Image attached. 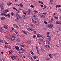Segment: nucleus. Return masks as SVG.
Returning <instances> with one entry per match:
<instances>
[{"instance_id": "19", "label": "nucleus", "mask_w": 61, "mask_h": 61, "mask_svg": "<svg viewBox=\"0 0 61 61\" xmlns=\"http://www.w3.org/2000/svg\"><path fill=\"white\" fill-rule=\"evenodd\" d=\"M3 40L1 39H0V42H1V44H2V43H3Z\"/></svg>"}, {"instance_id": "12", "label": "nucleus", "mask_w": 61, "mask_h": 61, "mask_svg": "<svg viewBox=\"0 0 61 61\" xmlns=\"http://www.w3.org/2000/svg\"><path fill=\"white\" fill-rule=\"evenodd\" d=\"M15 20L16 22H18L19 20L18 19V18H16V19H15Z\"/></svg>"}, {"instance_id": "50", "label": "nucleus", "mask_w": 61, "mask_h": 61, "mask_svg": "<svg viewBox=\"0 0 61 61\" xmlns=\"http://www.w3.org/2000/svg\"><path fill=\"white\" fill-rule=\"evenodd\" d=\"M31 59L32 61H34V60L33 59V58H32V57H31Z\"/></svg>"}, {"instance_id": "2", "label": "nucleus", "mask_w": 61, "mask_h": 61, "mask_svg": "<svg viewBox=\"0 0 61 61\" xmlns=\"http://www.w3.org/2000/svg\"><path fill=\"white\" fill-rule=\"evenodd\" d=\"M15 47L16 50H17V51H19V49H19V47H18V46H15Z\"/></svg>"}, {"instance_id": "5", "label": "nucleus", "mask_w": 61, "mask_h": 61, "mask_svg": "<svg viewBox=\"0 0 61 61\" xmlns=\"http://www.w3.org/2000/svg\"><path fill=\"white\" fill-rule=\"evenodd\" d=\"M10 15L8 14L7 15H6V14H5V16H6V17H7V16H8L9 18H10Z\"/></svg>"}, {"instance_id": "6", "label": "nucleus", "mask_w": 61, "mask_h": 61, "mask_svg": "<svg viewBox=\"0 0 61 61\" xmlns=\"http://www.w3.org/2000/svg\"><path fill=\"white\" fill-rule=\"evenodd\" d=\"M31 11L30 10V9H29L28 10L26 11V13H29V12H31Z\"/></svg>"}, {"instance_id": "31", "label": "nucleus", "mask_w": 61, "mask_h": 61, "mask_svg": "<svg viewBox=\"0 0 61 61\" xmlns=\"http://www.w3.org/2000/svg\"><path fill=\"white\" fill-rule=\"evenodd\" d=\"M30 7H32V8H33L34 7L33 5H31L30 6Z\"/></svg>"}, {"instance_id": "10", "label": "nucleus", "mask_w": 61, "mask_h": 61, "mask_svg": "<svg viewBox=\"0 0 61 61\" xmlns=\"http://www.w3.org/2000/svg\"><path fill=\"white\" fill-rule=\"evenodd\" d=\"M12 52H13V51H12V50H10L9 51V54H12Z\"/></svg>"}, {"instance_id": "34", "label": "nucleus", "mask_w": 61, "mask_h": 61, "mask_svg": "<svg viewBox=\"0 0 61 61\" xmlns=\"http://www.w3.org/2000/svg\"><path fill=\"white\" fill-rule=\"evenodd\" d=\"M56 8H57L58 7H59V5H56Z\"/></svg>"}, {"instance_id": "43", "label": "nucleus", "mask_w": 61, "mask_h": 61, "mask_svg": "<svg viewBox=\"0 0 61 61\" xmlns=\"http://www.w3.org/2000/svg\"><path fill=\"white\" fill-rule=\"evenodd\" d=\"M34 33L35 34H36V31H34Z\"/></svg>"}, {"instance_id": "1", "label": "nucleus", "mask_w": 61, "mask_h": 61, "mask_svg": "<svg viewBox=\"0 0 61 61\" xmlns=\"http://www.w3.org/2000/svg\"><path fill=\"white\" fill-rule=\"evenodd\" d=\"M48 27L49 28H52L53 27V25L49 24L48 25Z\"/></svg>"}, {"instance_id": "8", "label": "nucleus", "mask_w": 61, "mask_h": 61, "mask_svg": "<svg viewBox=\"0 0 61 61\" xmlns=\"http://www.w3.org/2000/svg\"><path fill=\"white\" fill-rule=\"evenodd\" d=\"M22 32H23V33H24V34H26V35H27V33L24 30H22Z\"/></svg>"}, {"instance_id": "56", "label": "nucleus", "mask_w": 61, "mask_h": 61, "mask_svg": "<svg viewBox=\"0 0 61 61\" xmlns=\"http://www.w3.org/2000/svg\"><path fill=\"white\" fill-rule=\"evenodd\" d=\"M11 30L13 31V30H14V28H11Z\"/></svg>"}, {"instance_id": "58", "label": "nucleus", "mask_w": 61, "mask_h": 61, "mask_svg": "<svg viewBox=\"0 0 61 61\" xmlns=\"http://www.w3.org/2000/svg\"><path fill=\"white\" fill-rule=\"evenodd\" d=\"M12 58H15V56L14 55V56H12Z\"/></svg>"}, {"instance_id": "21", "label": "nucleus", "mask_w": 61, "mask_h": 61, "mask_svg": "<svg viewBox=\"0 0 61 61\" xmlns=\"http://www.w3.org/2000/svg\"><path fill=\"white\" fill-rule=\"evenodd\" d=\"M4 27L5 28V29H7L8 27L7 26H4Z\"/></svg>"}, {"instance_id": "45", "label": "nucleus", "mask_w": 61, "mask_h": 61, "mask_svg": "<svg viewBox=\"0 0 61 61\" xmlns=\"http://www.w3.org/2000/svg\"><path fill=\"white\" fill-rule=\"evenodd\" d=\"M40 36V35L39 34H38L37 35V36L38 37H39Z\"/></svg>"}, {"instance_id": "16", "label": "nucleus", "mask_w": 61, "mask_h": 61, "mask_svg": "<svg viewBox=\"0 0 61 61\" xmlns=\"http://www.w3.org/2000/svg\"><path fill=\"white\" fill-rule=\"evenodd\" d=\"M32 22L33 23H34V22H35V20H34V19L33 18L32 19Z\"/></svg>"}, {"instance_id": "28", "label": "nucleus", "mask_w": 61, "mask_h": 61, "mask_svg": "<svg viewBox=\"0 0 61 61\" xmlns=\"http://www.w3.org/2000/svg\"><path fill=\"white\" fill-rule=\"evenodd\" d=\"M44 22L45 24H47V22H46V21L45 20H44Z\"/></svg>"}, {"instance_id": "24", "label": "nucleus", "mask_w": 61, "mask_h": 61, "mask_svg": "<svg viewBox=\"0 0 61 61\" xmlns=\"http://www.w3.org/2000/svg\"><path fill=\"white\" fill-rule=\"evenodd\" d=\"M14 13L12 12L11 13V15L12 16H13V15H14Z\"/></svg>"}, {"instance_id": "61", "label": "nucleus", "mask_w": 61, "mask_h": 61, "mask_svg": "<svg viewBox=\"0 0 61 61\" xmlns=\"http://www.w3.org/2000/svg\"><path fill=\"white\" fill-rule=\"evenodd\" d=\"M2 59L3 60V61H5V59H4V58H2Z\"/></svg>"}, {"instance_id": "41", "label": "nucleus", "mask_w": 61, "mask_h": 61, "mask_svg": "<svg viewBox=\"0 0 61 61\" xmlns=\"http://www.w3.org/2000/svg\"><path fill=\"white\" fill-rule=\"evenodd\" d=\"M0 31H3V29L2 28H0Z\"/></svg>"}, {"instance_id": "63", "label": "nucleus", "mask_w": 61, "mask_h": 61, "mask_svg": "<svg viewBox=\"0 0 61 61\" xmlns=\"http://www.w3.org/2000/svg\"><path fill=\"white\" fill-rule=\"evenodd\" d=\"M50 2H53V0H51L50 1Z\"/></svg>"}, {"instance_id": "59", "label": "nucleus", "mask_w": 61, "mask_h": 61, "mask_svg": "<svg viewBox=\"0 0 61 61\" xmlns=\"http://www.w3.org/2000/svg\"><path fill=\"white\" fill-rule=\"evenodd\" d=\"M41 6L42 7H43V5H41Z\"/></svg>"}, {"instance_id": "27", "label": "nucleus", "mask_w": 61, "mask_h": 61, "mask_svg": "<svg viewBox=\"0 0 61 61\" xmlns=\"http://www.w3.org/2000/svg\"><path fill=\"white\" fill-rule=\"evenodd\" d=\"M46 17V16L44 15H42V18H45Z\"/></svg>"}, {"instance_id": "20", "label": "nucleus", "mask_w": 61, "mask_h": 61, "mask_svg": "<svg viewBox=\"0 0 61 61\" xmlns=\"http://www.w3.org/2000/svg\"><path fill=\"white\" fill-rule=\"evenodd\" d=\"M16 16L17 17H18L20 16V15L18 14H17L16 15Z\"/></svg>"}, {"instance_id": "26", "label": "nucleus", "mask_w": 61, "mask_h": 61, "mask_svg": "<svg viewBox=\"0 0 61 61\" xmlns=\"http://www.w3.org/2000/svg\"><path fill=\"white\" fill-rule=\"evenodd\" d=\"M30 53L32 55H34V53L33 52L31 51H30Z\"/></svg>"}, {"instance_id": "13", "label": "nucleus", "mask_w": 61, "mask_h": 61, "mask_svg": "<svg viewBox=\"0 0 61 61\" xmlns=\"http://www.w3.org/2000/svg\"><path fill=\"white\" fill-rule=\"evenodd\" d=\"M5 19V17H1V20H4Z\"/></svg>"}, {"instance_id": "32", "label": "nucleus", "mask_w": 61, "mask_h": 61, "mask_svg": "<svg viewBox=\"0 0 61 61\" xmlns=\"http://www.w3.org/2000/svg\"><path fill=\"white\" fill-rule=\"evenodd\" d=\"M39 3H40V4H43V2L41 1H39Z\"/></svg>"}, {"instance_id": "40", "label": "nucleus", "mask_w": 61, "mask_h": 61, "mask_svg": "<svg viewBox=\"0 0 61 61\" xmlns=\"http://www.w3.org/2000/svg\"><path fill=\"white\" fill-rule=\"evenodd\" d=\"M36 37V36L35 35H34L33 36V38H35V37Z\"/></svg>"}, {"instance_id": "51", "label": "nucleus", "mask_w": 61, "mask_h": 61, "mask_svg": "<svg viewBox=\"0 0 61 61\" xmlns=\"http://www.w3.org/2000/svg\"><path fill=\"white\" fill-rule=\"evenodd\" d=\"M50 32H48L47 33V35H49V34Z\"/></svg>"}, {"instance_id": "64", "label": "nucleus", "mask_w": 61, "mask_h": 61, "mask_svg": "<svg viewBox=\"0 0 61 61\" xmlns=\"http://www.w3.org/2000/svg\"><path fill=\"white\" fill-rule=\"evenodd\" d=\"M33 17H36V15H34L33 16Z\"/></svg>"}, {"instance_id": "39", "label": "nucleus", "mask_w": 61, "mask_h": 61, "mask_svg": "<svg viewBox=\"0 0 61 61\" xmlns=\"http://www.w3.org/2000/svg\"><path fill=\"white\" fill-rule=\"evenodd\" d=\"M49 23H53V21L51 20L50 21H49Z\"/></svg>"}, {"instance_id": "47", "label": "nucleus", "mask_w": 61, "mask_h": 61, "mask_svg": "<svg viewBox=\"0 0 61 61\" xmlns=\"http://www.w3.org/2000/svg\"><path fill=\"white\" fill-rule=\"evenodd\" d=\"M56 23L58 25L59 24V23H58V22L57 21H56Z\"/></svg>"}, {"instance_id": "60", "label": "nucleus", "mask_w": 61, "mask_h": 61, "mask_svg": "<svg viewBox=\"0 0 61 61\" xmlns=\"http://www.w3.org/2000/svg\"><path fill=\"white\" fill-rule=\"evenodd\" d=\"M18 0H15V2H18Z\"/></svg>"}, {"instance_id": "36", "label": "nucleus", "mask_w": 61, "mask_h": 61, "mask_svg": "<svg viewBox=\"0 0 61 61\" xmlns=\"http://www.w3.org/2000/svg\"><path fill=\"white\" fill-rule=\"evenodd\" d=\"M20 46L22 47H24L25 46V45H20Z\"/></svg>"}, {"instance_id": "29", "label": "nucleus", "mask_w": 61, "mask_h": 61, "mask_svg": "<svg viewBox=\"0 0 61 61\" xmlns=\"http://www.w3.org/2000/svg\"><path fill=\"white\" fill-rule=\"evenodd\" d=\"M30 12H29L28 13H27V14L28 15H30Z\"/></svg>"}, {"instance_id": "55", "label": "nucleus", "mask_w": 61, "mask_h": 61, "mask_svg": "<svg viewBox=\"0 0 61 61\" xmlns=\"http://www.w3.org/2000/svg\"><path fill=\"white\" fill-rule=\"evenodd\" d=\"M13 9L14 10H16V8L15 7L13 8Z\"/></svg>"}, {"instance_id": "53", "label": "nucleus", "mask_w": 61, "mask_h": 61, "mask_svg": "<svg viewBox=\"0 0 61 61\" xmlns=\"http://www.w3.org/2000/svg\"><path fill=\"white\" fill-rule=\"evenodd\" d=\"M56 13H54L53 15H56Z\"/></svg>"}, {"instance_id": "48", "label": "nucleus", "mask_w": 61, "mask_h": 61, "mask_svg": "<svg viewBox=\"0 0 61 61\" xmlns=\"http://www.w3.org/2000/svg\"><path fill=\"white\" fill-rule=\"evenodd\" d=\"M44 8H46V6L45 5H44Z\"/></svg>"}, {"instance_id": "52", "label": "nucleus", "mask_w": 61, "mask_h": 61, "mask_svg": "<svg viewBox=\"0 0 61 61\" xmlns=\"http://www.w3.org/2000/svg\"><path fill=\"white\" fill-rule=\"evenodd\" d=\"M44 44H45V41H44L43 40V41H42Z\"/></svg>"}, {"instance_id": "57", "label": "nucleus", "mask_w": 61, "mask_h": 61, "mask_svg": "<svg viewBox=\"0 0 61 61\" xmlns=\"http://www.w3.org/2000/svg\"><path fill=\"white\" fill-rule=\"evenodd\" d=\"M16 27L17 28V29H18V28H19V27L17 26Z\"/></svg>"}, {"instance_id": "44", "label": "nucleus", "mask_w": 61, "mask_h": 61, "mask_svg": "<svg viewBox=\"0 0 61 61\" xmlns=\"http://www.w3.org/2000/svg\"><path fill=\"white\" fill-rule=\"evenodd\" d=\"M42 15H39V16L40 17H42Z\"/></svg>"}, {"instance_id": "37", "label": "nucleus", "mask_w": 61, "mask_h": 61, "mask_svg": "<svg viewBox=\"0 0 61 61\" xmlns=\"http://www.w3.org/2000/svg\"><path fill=\"white\" fill-rule=\"evenodd\" d=\"M23 13L24 14V15H26V13H25V12L24 11L23 12Z\"/></svg>"}, {"instance_id": "62", "label": "nucleus", "mask_w": 61, "mask_h": 61, "mask_svg": "<svg viewBox=\"0 0 61 61\" xmlns=\"http://www.w3.org/2000/svg\"><path fill=\"white\" fill-rule=\"evenodd\" d=\"M15 34H18V32H17V31H15Z\"/></svg>"}, {"instance_id": "25", "label": "nucleus", "mask_w": 61, "mask_h": 61, "mask_svg": "<svg viewBox=\"0 0 61 61\" xmlns=\"http://www.w3.org/2000/svg\"><path fill=\"white\" fill-rule=\"evenodd\" d=\"M37 54L39 55V51L38 50H37Z\"/></svg>"}, {"instance_id": "46", "label": "nucleus", "mask_w": 61, "mask_h": 61, "mask_svg": "<svg viewBox=\"0 0 61 61\" xmlns=\"http://www.w3.org/2000/svg\"><path fill=\"white\" fill-rule=\"evenodd\" d=\"M5 44H6V45H8V43H7V42H6V41H5Z\"/></svg>"}, {"instance_id": "14", "label": "nucleus", "mask_w": 61, "mask_h": 61, "mask_svg": "<svg viewBox=\"0 0 61 61\" xmlns=\"http://www.w3.org/2000/svg\"><path fill=\"white\" fill-rule=\"evenodd\" d=\"M5 14L3 13L0 14V15H4L5 16Z\"/></svg>"}, {"instance_id": "3", "label": "nucleus", "mask_w": 61, "mask_h": 61, "mask_svg": "<svg viewBox=\"0 0 61 61\" xmlns=\"http://www.w3.org/2000/svg\"><path fill=\"white\" fill-rule=\"evenodd\" d=\"M20 41V40L19 39H15L14 41V42H19Z\"/></svg>"}, {"instance_id": "22", "label": "nucleus", "mask_w": 61, "mask_h": 61, "mask_svg": "<svg viewBox=\"0 0 61 61\" xmlns=\"http://www.w3.org/2000/svg\"><path fill=\"white\" fill-rule=\"evenodd\" d=\"M41 51L42 52H43L44 53V52H45V51L44 50H42Z\"/></svg>"}, {"instance_id": "7", "label": "nucleus", "mask_w": 61, "mask_h": 61, "mask_svg": "<svg viewBox=\"0 0 61 61\" xmlns=\"http://www.w3.org/2000/svg\"><path fill=\"white\" fill-rule=\"evenodd\" d=\"M8 10H4L3 11V13H7L8 12Z\"/></svg>"}, {"instance_id": "23", "label": "nucleus", "mask_w": 61, "mask_h": 61, "mask_svg": "<svg viewBox=\"0 0 61 61\" xmlns=\"http://www.w3.org/2000/svg\"><path fill=\"white\" fill-rule=\"evenodd\" d=\"M43 14H44V15H47V13L46 12H44L43 13Z\"/></svg>"}, {"instance_id": "17", "label": "nucleus", "mask_w": 61, "mask_h": 61, "mask_svg": "<svg viewBox=\"0 0 61 61\" xmlns=\"http://www.w3.org/2000/svg\"><path fill=\"white\" fill-rule=\"evenodd\" d=\"M36 57H36V56H34L33 57V58L34 59H35L36 58Z\"/></svg>"}, {"instance_id": "33", "label": "nucleus", "mask_w": 61, "mask_h": 61, "mask_svg": "<svg viewBox=\"0 0 61 61\" xmlns=\"http://www.w3.org/2000/svg\"><path fill=\"white\" fill-rule=\"evenodd\" d=\"M0 6L1 7H3V6L1 4H0Z\"/></svg>"}, {"instance_id": "30", "label": "nucleus", "mask_w": 61, "mask_h": 61, "mask_svg": "<svg viewBox=\"0 0 61 61\" xmlns=\"http://www.w3.org/2000/svg\"><path fill=\"white\" fill-rule=\"evenodd\" d=\"M20 5V6L21 7H22V6H23V5L22 4H21Z\"/></svg>"}, {"instance_id": "9", "label": "nucleus", "mask_w": 61, "mask_h": 61, "mask_svg": "<svg viewBox=\"0 0 61 61\" xmlns=\"http://www.w3.org/2000/svg\"><path fill=\"white\" fill-rule=\"evenodd\" d=\"M51 37L49 36L48 38L49 40L50 41H51Z\"/></svg>"}, {"instance_id": "54", "label": "nucleus", "mask_w": 61, "mask_h": 61, "mask_svg": "<svg viewBox=\"0 0 61 61\" xmlns=\"http://www.w3.org/2000/svg\"><path fill=\"white\" fill-rule=\"evenodd\" d=\"M20 12V11L18 10V11H17V13H19Z\"/></svg>"}, {"instance_id": "18", "label": "nucleus", "mask_w": 61, "mask_h": 61, "mask_svg": "<svg viewBox=\"0 0 61 61\" xmlns=\"http://www.w3.org/2000/svg\"><path fill=\"white\" fill-rule=\"evenodd\" d=\"M39 39L41 41H43V39H42V38H40Z\"/></svg>"}, {"instance_id": "38", "label": "nucleus", "mask_w": 61, "mask_h": 61, "mask_svg": "<svg viewBox=\"0 0 61 61\" xmlns=\"http://www.w3.org/2000/svg\"><path fill=\"white\" fill-rule=\"evenodd\" d=\"M18 18H20V19H22V18L20 16L18 17Z\"/></svg>"}, {"instance_id": "4", "label": "nucleus", "mask_w": 61, "mask_h": 61, "mask_svg": "<svg viewBox=\"0 0 61 61\" xmlns=\"http://www.w3.org/2000/svg\"><path fill=\"white\" fill-rule=\"evenodd\" d=\"M15 36H13L11 38V40L12 41H14L15 39Z\"/></svg>"}, {"instance_id": "49", "label": "nucleus", "mask_w": 61, "mask_h": 61, "mask_svg": "<svg viewBox=\"0 0 61 61\" xmlns=\"http://www.w3.org/2000/svg\"><path fill=\"white\" fill-rule=\"evenodd\" d=\"M9 4H10V5H11L12 4V2H10L9 3Z\"/></svg>"}, {"instance_id": "42", "label": "nucleus", "mask_w": 61, "mask_h": 61, "mask_svg": "<svg viewBox=\"0 0 61 61\" xmlns=\"http://www.w3.org/2000/svg\"><path fill=\"white\" fill-rule=\"evenodd\" d=\"M23 17H26V15H23L22 16Z\"/></svg>"}, {"instance_id": "35", "label": "nucleus", "mask_w": 61, "mask_h": 61, "mask_svg": "<svg viewBox=\"0 0 61 61\" xmlns=\"http://www.w3.org/2000/svg\"><path fill=\"white\" fill-rule=\"evenodd\" d=\"M53 20H54V19L53 18H51V21H52L53 22Z\"/></svg>"}, {"instance_id": "15", "label": "nucleus", "mask_w": 61, "mask_h": 61, "mask_svg": "<svg viewBox=\"0 0 61 61\" xmlns=\"http://www.w3.org/2000/svg\"><path fill=\"white\" fill-rule=\"evenodd\" d=\"M45 47H49V48H50V46L48 45H47Z\"/></svg>"}, {"instance_id": "11", "label": "nucleus", "mask_w": 61, "mask_h": 61, "mask_svg": "<svg viewBox=\"0 0 61 61\" xmlns=\"http://www.w3.org/2000/svg\"><path fill=\"white\" fill-rule=\"evenodd\" d=\"M14 56L15 58H18L17 55H15Z\"/></svg>"}]
</instances>
